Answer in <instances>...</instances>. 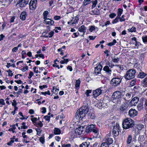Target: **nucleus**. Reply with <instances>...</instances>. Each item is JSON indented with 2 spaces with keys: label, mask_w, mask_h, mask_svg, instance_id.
I'll list each match as a JSON object with an SVG mask.
<instances>
[{
  "label": "nucleus",
  "mask_w": 147,
  "mask_h": 147,
  "mask_svg": "<svg viewBox=\"0 0 147 147\" xmlns=\"http://www.w3.org/2000/svg\"><path fill=\"white\" fill-rule=\"evenodd\" d=\"M88 111V107L86 106H83L77 111L76 117V119L81 120L85 117L86 114L87 113Z\"/></svg>",
  "instance_id": "f257e3e1"
},
{
  "label": "nucleus",
  "mask_w": 147,
  "mask_h": 147,
  "mask_svg": "<svg viewBox=\"0 0 147 147\" xmlns=\"http://www.w3.org/2000/svg\"><path fill=\"white\" fill-rule=\"evenodd\" d=\"M123 96V94L119 91L115 92L112 95L113 102L116 103V104H120Z\"/></svg>",
  "instance_id": "f03ea898"
},
{
  "label": "nucleus",
  "mask_w": 147,
  "mask_h": 147,
  "mask_svg": "<svg viewBox=\"0 0 147 147\" xmlns=\"http://www.w3.org/2000/svg\"><path fill=\"white\" fill-rule=\"evenodd\" d=\"M123 127L125 129L132 128L135 125L134 121L130 118L125 119L122 123Z\"/></svg>",
  "instance_id": "7ed1b4c3"
},
{
  "label": "nucleus",
  "mask_w": 147,
  "mask_h": 147,
  "mask_svg": "<svg viewBox=\"0 0 147 147\" xmlns=\"http://www.w3.org/2000/svg\"><path fill=\"white\" fill-rule=\"evenodd\" d=\"M136 73L134 69H130L127 71L124 77L127 80H130L135 77Z\"/></svg>",
  "instance_id": "20e7f679"
},
{
  "label": "nucleus",
  "mask_w": 147,
  "mask_h": 147,
  "mask_svg": "<svg viewBox=\"0 0 147 147\" xmlns=\"http://www.w3.org/2000/svg\"><path fill=\"white\" fill-rule=\"evenodd\" d=\"M92 131L95 134H98V129L97 128L95 127V125L91 124L87 126L86 129V131L89 133Z\"/></svg>",
  "instance_id": "39448f33"
},
{
  "label": "nucleus",
  "mask_w": 147,
  "mask_h": 147,
  "mask_svg": "<svg viewBox=\"0 0 147 147\" xmlns=\"http://www.w3.org/2000/svg\"><path fill=\"white\" fill-rule=\"evenodd\" d=\"M121 77L120 78L115 77L112 79L111 82V83L113 86H117L121 83Z\"/></svg>",
  "instance_id": "423d86ee"
},
{
  "label": "nucleus",
  "mask_w": 147,
  "mask_h": 147,
  "mask_svg": "<svg viewBox=\"0 0 147 147\" xmlns=\"http://www.w3.org/2000/svg\"><path fill=\"white\" fill-rule=\"evenodd\" d=\"M119 125L117 124H116L113 128V133L115 136H117L119 134Z\"/></svg>",
  "instance_id": "0eeeda50"
},
{
  "label": "nucleus",
  "mask_w": 147,
  "mask_h": 147,
  "mask_svg": "<svg viewBox=\"0 0 147 147\" xmlns=\"http://www.w3.org/2000/svg\"><path fill=\"white\" fill-rule=\"evenodd\" d=\"M37 0H31L29 4V7L30 9L34 10L36 7Z\"/></svg>",
  "instance_id": "6e6552de"
},
{
  "label": "nucleus",
  "mask_w": 147,
  "mask_h": 147,
  "mask_svg": "<svg viewBox=\"0 0 147 147\" xmlns=\"http://www.w3.org/2000/svg\"><path fill=\"white\" fill-rule=\"evenodd\" d=\"M102 88V87H100L93 91V97H96L102 93L101 88Z\"/></svg>",
  "instance_id": "1a4fd4ad"
},
{
  "label": "nucleus",
  "mask_w": 147,
  "mask_h": 147,
  "mask_svg": "<svg viewBox=\"0 0 147 147\" xmlns=\"http://www.w3.org/2000/svg\"><path fill=\"white\" fill-rule=\"evenodd\" d=\"M28 0H19L17 4L20 7H23L28 4Z\"/></svg>",
  "instance_id": "9d476101"
},
{
  "label": "nucleus",
  "mask_w": 147,
  "mask_h": 147,
  "mask_svg": "<svg viewBox=\"0 0 147 147\" xmlns=\"http://www.w3.org/2000/svg\"><path fill=\"white\" fill-rule=\"evenodd\" d=\"M102 66L100 64L98 66L95 67L94 74L96 75L100 74V71L102 69Z\"/></svg>",
  "instance_id": "9b49d317"
},
{
  "label": "nucleus",
  "mask_w": 147,
  "mask_h": 147,
  "mask_svg": "<svg viewBox=\"0 0 147 147\" xmlns=\"http://www.w3.org/2000/svg\"><path fill=\"white\" fill-rule=\"evenodd\" d=\"M83 131V126H80L76 128L75 130V133L76 136L81 134Z\"/></svg>",
  "instance_id": "f8f14e48"
},
{
  "label": "nucleus",
  "mask_w": 147,
  "mask_h": 147,
  "mask_svg": "<svg viewBox=\"0 0 147 147\" xmlns=\"http://www.w3.org/2000/svg\"><path fill=\"white\" fill-rule=\"evenodd\" d=\"M129 107V104L125 102L120 106L119 108L120 110L122 111H125L127 110Z\"/></svg>",
  "instance_id": "ddd939ff"
},
{
  "label": "nucleus",
  "mask_w": 147,
  "mask_h": 147,
  "mask_svg": "<svg viewBox=\"0 0 147 147\" xmlns=\"http://www.w3.org/2000/svg\"><path fill=\"white\" fill-rule=\"evenodd\" d=\"M139 98L137 96H136L133 98L131 100L130 102V103L132 106H135L139 101Z\"/></svg>",
  "instance_id": "4468645a"
},
{
  "label": "nucleus",
  "mask_w": 147,
  "mask_h": 147,
  "mask_svg": "<svg viewBox=\"0 0 147 147\" xmlns=\"http://www.w3.org/2000/svg\"><path fill=\"white\" fill-rule=\"evenodd\" d=\"M128 114L130 117H134L136 116L137 112L135 109H131L129 111Z\"/></svg>",
  "instance_id": "2eb2a0df"
},
{
  "label": "nucleus",
  "mask_w": 147,
  "mask_h": 147,
  "mask_svg": "<svg viewBox=\"0 0 147 147\" xmlns=\"http://www.w3.org/2000/svg\"><path fill=\"white\" fill-rule=\"evenodd\" d=\"M103 70L108 75H110L111 74L112 71L111 69L109 68V66L107 65L105 66L104 67Z\"/></svg>",
  "instance_id": "dca6fc26"
},
{
  "label": "nucleus",
  "mask_w": 147,
  "mask_h": 147,
  "mask_svg": "<svg viewBox=\"0 0 147 147\" xmlns=\"http://www.w3.org/2000/svg\"><path fill=\"white\" fill-rule=\"evenodd\" d=\"M86 28L84 25H82L78 28V31L80 32H83V34L81 35L82 36H83L84 35L86 32Z\"/></svg>",
  "instance_id": "f3484780"
},
{
  "label": "nucleus",
  "mask_w": 147,
  "mask_h": 147,
  "mask_svg": "<svg viewBox=\"0 0 147 147\" xmlns=\"http://www.w3.org/2000/svg\"><path fill=\"white\" fill-rule=\"evenodd\" d=\"M146 138V135L140 136L138 138V142L141 144L145 141Z\"/></svg>",
  "instance_id": "a211bd4d"
},
{
  "label": "nucleus",
  "mask_w": 147,
  "mask_h": 147,
  "mask_svg": "<svg viewBox=\"0 0 147 147\" xmlns=\"http://www.w3.org/2000/svg\"><path fill=\"white\" fill-rule=\"evenodd\" d=\"M27 16V13L26 11H23L21 13L20 15V18L22 20H24L26 19Z\"/></svg>",
  "instance_id": "6ab92c4d"
},
{
  "label": "nucleus",
  "mask_w": 147,
  "mask_h": 147,
  "mask_svg": "<svg viewBox=\"0 0 147 147\" xmlns=\"http://www.w3.org/2000/svg\"><path fill=\"white\" fill-rule=\"evenodd\" d=\"M44 22L47 24L51 25L54 24V22L53 20L50 19H46L44 20Z\"/></svg>",
  "instance_id": "aec40b11"
},
{
  "label": "nucleus",
  "mask_w": 147,
  "mask_h": 147,
  "mask_svg": "<svg viewBox=\"0 0 147 147\" xmlns=\"http://www.w3.org/2000/svg\"><path fill=\"white\" fill-rule=\"evenodd\" d=\"M147 74L146 73L142 71H141V72H139L138 75L137 77L139 78H143Z\"/></svg>",
  "instance_id": "412c9836"
},
{
  "label": "nucleus",
  "mask_w": 147,
  "mask_h": 147,
  "mask_svg": "<svg viewBox=\"0 0 147 147\" xmlns=\"http://www.w3.org/2000/svg\"><path fill=\"white\" fill-rule=\"evenodd\" d=\"M113 142V140L112 138H107L105 142L106 144H107L108 145L112 144Z\"/></svg>",
  "instance_id": "4be33fe9"
},
{
  "label": "nucleus",
  "mask_w": 147,
  "mask_h": 147,
  "mask_svg": "<svg viewBox=\"0 0 147 147\" xmlns=\"http://www.w3.org/2000/svg\"><path fill=\"white\" fill-rule=\"evenodd\" d=\"M131 97H133L132 94L127 93L126 94L125 97L124 98V99L125 100L128 101L131 98Z\"/></svg>",
  "instance_id": "5701e85b"
},
{
  "label": "nucleus",
  "mask_w": 147,
  "mask_h": 147,
  "mask_svg": "<svg viewBox=\"0 0 147 147\" xmlns=\"http://www.w3.org/2000/svg\"><path fill=\"white\" fill-rule=\"evenodd\" d=\"M132 140V136L131 134L129 135L127 137V143L128 145L131 142Z\"/></svg>",
  "instance_id": "b1692460"
},
{
  "label": "nucleus",
  "mask_w": 147,
  "mask_h": 147,
  "mask_svg": "<svg viewBox=\"0 0 147 147\" xmlns=\"http://www.w3.org/2000/svg\"><path fill=\"white\" fill-rule=\"evenodd\" d=\"M89 145V142H84L80 144L79 147H88Z\"/></svg>",
  "instance_id": "393cba45"
},
{
  "label": "nucleus",
  "mask_w": 147,
  "mask_h": 147,
  "mask_svg": "<svg viewBox=\"0 0 147 147\" xmlns=\"http://www.w3.org/2000/svg\"><path fill=\"white\" fill-rule=\"evenodd\" d=\"M141 82L144 86L147 87V76Z\"/></svg>",
  "instance_id": "a878e982"
},
{
  "label": "nucleus",
  "mask_w": 147,
  "mask_h": 147,
  "mask_svg": "<svg viewBox=\"0 0 147 147\" xmlns=\"http://www.w3.org/2000/svg\"><path fill=\"white\" fill-rule=\"evenodd\" d=\"M54 133L55 135L60 134L61 133V131L58 128H55L54 130Z\"/></svg>",
  "instance_id": "bb28decb"
},
{
  "label": "nucleus",
  "mask_w": 147,
  "mask_h": 147,
  "mask_svg": "<svg viewBox=\"0 0 147 147\" xmlns=\"http://www.w3.org/2000/svg\"><path fill=\"white\" fill-rule=\"evenodd\" d=\"M123 10L121 8H119L118 9V11L117 12V16L120 18L121 14L122 13Z\"/></svg>",
  "instance_id": "cd10ccee"
},
{
  "label": "nucleus",
  "mask_w": 147,
  "mask_h": 147,
  "mask_svg": "<svg viewBox=\"0 0 147 147\" xmlns=\"http://www.w3.org/2000/svg\"><path fill=\"white\" fill-rule=\"evenodd\" d=\"M79 20L78 18L77 17H75L74 18H73V19L72 20V24H76L78 22V21Z\"/></svg>",
  "instance_id": "c85d7f7f"
},
{
  "label": "nucleus",
  "mask_w": 147,
  "mask_h": 147,
  "mask_svg": "<svg viewBox=\"0 0 147 147\" xmlns=\"http://www.w3.org/2000/svg\"><path fill=\"white\" fill-rule=\"evenodd\" d=\"M80 83V79H78V80L76 81L75 87L76 88L79 87Z\"/></svg>",
  "instance_id": "c756f323"
},
{
  "label": "nucleus",
  "mask_w": 147,
  "mask_h": 147,
  "mask_svg": "<svg viewBox=\"0 0 147 147\" xmlns=\"http://www.w3.org/2000/svg\"><path fill=\"white\" fill-rule=\"evenodd\" d=\"M13 101L15 103V104H14L13 103H12V105L14 107V110L15 111H16L18 109V108L16 106V105H17V103L16 100H13Z\"/></svg>",
  "instance_id": "7c9ffc66"
},
{
  "label": "nucleus",
  "mask_w": 147,
  "mask_h": 147,
  "mask_svg": "<svg viewBox=\"0 0 147 147\" xmlns=\"http://www.w3.org/2000/svg\"><path fill=\"white\" fill-rule=\"evenodd\" d=\"M117 41L115 39H114L112 42H109L108 44V45L110 46H111L113 45H114L116 43Z\"/></svg>",
  "instance_id": "2f4dec72"
},
{
  "label": "nucleus",
  "mask_w": 147,
  "mask_h": 147,
  "mask_svg": "<svg viewBox=\"0 0 147 147\" xmlns=\"http://www.w3.org/2000/svg\"><path fill=\"white\" fill-rule=\"evenodd\" d=\"M142 39L143 42L145 43H147V36H143Z\"/></svg>",
  "instance_id": "473e14b6"
},
{
  "label": "nucleus",
  "mask_w": 147,
  "mask_h": 147,
  "mask_svg": "<svg viewBox=\"0 0 147 147\" xmlns=\"http://www.w3.org/2000/svg\"><path fill=\"white\" fill-rule=\"evenodd\" d=\"M119 18H120L117 16L116 18L112 22V23L113 24H114L117 23L119 21Z\"/></svg>",
  "instance_id": "72a5a7b5"
},
{
  "label": "nucleus",
  "mask_w": 147,
  "mask_h": 147,
  "mask_svg": "<svg viewBox=\"0 0 147 147\" xmlns=\"http://www.w3.org/2000/svg\"><path fill=\"white\" fill-rule=\"evenodd\" d=\"M128 30L131 32H135L136 31V28L135 27H133L130 29H128Z\"/></svg>",
  "instance_id": "f704fd0d"
},
{
  "label": "nucleus",
  "mask_w": 147,
  "mask_h": 147,
  "mask_svg": "<svg viewBox=\"0 0 147 147\" xmlns=\"http://www.w3.org/2000/svg\"><path fill=\"white\" fill-rule=\"evenodd\" d=\"M92 11L94 13V14L95 15H99L100 14L99 10L97 9L96 11Z\"/></svg>",
  "instance_id": "c9c22d12"
},
{
  "label": "nucleus",
  "mask_w": 147,
  "mask_h": 147,
  "mask_svg": "<svg viewBox=\"0 0 147 147\" xmlns=\"http://www.w3.org/2000/svg\"><path fill=\"white\" fill-rule=\"evenodd\" d=\"M90 1L89 0H84L83 2V4L84 5H86L90 3Z\"/></svg>",
  "instance_id": "e433bc0d"
},
{
  "label": "nucleus",
  "mask_w": 147,
  "mask_h": 147,
  "mask_svg": "<svg viewBox=\"0 0 147 147\" xmlns=\"http://www.w3.org/2000/svg\"><path fill=\"white\" fill-rule=\"evenodd\" d=\"M136 80H132L130 83V85L131 86H133L136 84Z\"/></svg>",
  "instance_id": "4c0bfd02"
},
{
  "label": "nucleus",
  "mask_w": 147,
  "mask_h": 147,
  "mask_svg": "<svg viewBox=\"0 0 147 147\" xmlns=\"http://www.w3.org/2000/svg\"><path fill=\"white\" fill-rule=\"evenodd\" d=\"M125 16L124 15H123L121 17H120L119 20L120 22H124L125 21V19L124 18Z\"/></svg>",
  "instance_id": "58836bf2"
},
{
  "label": "nucleus",
  "mask_w": 147,
  "mask_h": 147,
  "mask_svg": "<svg viewBox=\"0 0 147 147\" xmlns=\"http://www.w3.org/2000/svg\"><path fill=\"white\" fill-rule=\"evenodd\" d=\"M40 141L42 143V144H43L45 142V139L44 137L41 136L39 139Z\"/></svg>",
  "instance_id": "ea45409f"
},
{
  "label": "nucleus",
  "mask_w": 147,
  "mask_h": 147,
  "mask_svg": "<svg viewBox=\"0 0 147 147\" xmlns=\"http://www.w3.org/2000/svg\"><path fill=\"white\" fill-rule=\"evenodd\" d=\"M7 72L8 73L9 76H13V74L12 73V71L10 69H9L7 71Z\"/></svg>",
  "instance_id": "a19ab883"
},
{
  "label": "nucleus",
  "mask_w": 147,
  "mask_h": 147,
  "mask_svg": "<svg viewBox=\"0 0 147 147\" xmlns=\"http://www.w3.org/2000/svg\"><path fill=\"white\" fill-rule=\"evenodd\" d=\"M41 94L45 95L46 94H48L49 95H50L51 94L50 91L49 90H47V92H42Z\"/></svg>",
  "instance_id": "79ce46f5"
},
{
  "label": "nucleus",
  "mask_w": 147,
  "mask_h": 147,
  "mask_svg": "<svg viewBox=\"0 0 147 147\" xmlns=\"http://www.w3.org/2000/svg\"><path fill=\"white\" fill-rule=\"evenodd\" d=\"M92 92V90H86V96L87 97L89 96H90V95L89 94V93H90Z\"/></svg>",
  "instance_id": "37998d69"
},
{
  "label": "nucleus",
  "mask_w": 147,
  "mask_h": 147,
  "mask_svg": "<svg viewBox=\"0 0 147 147\" xmlns=\"http://www.w3.org/2000/svg\"><path fill=\"white\" fill-rule=\"evenodd\" d=\"M100 147H109V145L106 144V143H102Z\"/></svg>",
  "instance_id": "c03bdc74"
},
{
  "label": "nucleus",
  "mask_w": 147,
  "mask_h": 147,
  "mask_svg": "<svg viewBox=\"0 0 147 147\" xmlns=\"http://www.w3.org/2000/svg\"><path fill=\"white\" fill-rule=\"evenodd\" d=\"M1 104L2 105H5L4 100L3 99H0V105Z\"/></svg>",
  "instance_id": "a18cd8bd"
},
{
  "label": "nucleus",
  "mask_w": 147,
  "mask_h": 147,
  "mask_svg": "<svg viewBox=\"0 0 147 147\" xmlns=\"http://www.w3.org/2000/svg\"><path fill=\"white\" fill-rule=\"evenodd\" d=\"M44 118L46 120L48 121H49L50 120V117L48 115L45 116Z\"/></svg>",
  "instance_id": "49530a36"
},
{
  "label": "nucleus",
  "mask_w": 147,
  "mask_h": 147,
  "mask_svg": "<svg viewBox=\"0 0 147 147\" xmlns=\"http://www.w3.org/2000/svg\"><path fill=\"white\" fill-rule=\"evenodd\" d=\"M54 34V32L53 31H51L49 33V34H48L49 35V38H51L53 36V35Z\"/></svg>",
  "instance_id": "de8ad7c7"
},
{
  "label": "nucleus",
  "mask_w": 147,
  "mask_h": 147,
  "mask_svg": "<svg viewBox=\"0 0 147 147\" xmlns=\"http://www.w3.org/2000/svg\"><path fill=\"white\" fill-rule=\"evenodd\" d=\"M116 16V14L114 13H113L110 14L109 15V17L111 18H113L115 17Z\"/></svg>",
  "instance_id": "09e8293b"
},
{
  "label": "nucleus",
  "mask_w": 147,
  "mask_h": 147,
  "mask_svg": "<svg viewBox=\"0 0 147 147\" xmlns=\"http://www.w3.org/2000/svg\"><path fill=\"white\" fill-rule=\"evenodd\" d=\"M61 17L60 16H56L54 17V19L55 20H58L60 19Z\"/></svg>",
  "instance_id": "8fccbe9b"
},
{
  "label": "nucleus",
  "mask_w": 147,
  "mask_h": 147,
  "mask_svg": "<svg viewBox=\"0 0 147 147\" xmlns=\"http://www.w3.org/2000/svg\"><path fill=\"white\" fill-rule=\"evenodd\" d=\"M48 14V12L47 11H44L43 13V17H47V16Z\"/></svg>",
  "instance_id": "3c124183"
},
{
  "label": "nucleus",
  "mask_w": 147,
  "mask_h": 147,
  "mask_svg": "<svg viewBox=\"0 0 147 147\" xmlns=\"http://www.w3.org/2000/svg\"><path fill=\"white\" fill-rule=\"evenodd\" d=\"M119 60V58L118 57L117 58L114 59L113 61V62L115 63H118Z\"/></svg>",
  "instance_id": "603ef678"
},
{
  "label": "nucleus",
  "mask_w": 147,
  "mask_h": 147,
  "mask_svg": "<svg viewBox=\"0 0 147 147\" xmlns=\"http://www.w3.org/2000/svg\"><path fill=\"white\" fill-rule=\"evenodd\" d=\"M62 147H70L71 146V145L69 144H64L62 145Z\"/></svg>",
  "instance_id": "864d4df0"
},
{
  "label": "nucleus",
  "mask_w": 147,
  "mask_h": 147,
  "mask_svg": "<svg viewBox=\"0 0 147 147\" xmlns=\"http://www.w3.org/2000/svg\"><path fill=\"white\" fill-rule=\"evenodd\" d=\"M34 75L33 72L32 71H30L29 74V76L28 77V79H30L32 77V76Z\"/></svg>",
  "instance_id": "5fc2aeb1"
},
{
  "label": "nucleus",
  "mask_w": 147,
  "mask_h": 147,
  "mask_svg": "<svg viewBox=\"0 0 147 147\" xmlns=\"http://www.w3.org/2000/svg\"><path fill=\"white\" fill-rule=\"evenodd\" d=\"M43 124L40 121H39V123H38L37 126L38 127H42L43 126Z\"/></svg>",
  "instance_id": "6e6d98bb"
},
{
  "label": "nucleus",
  "mask_w": 147,
  "mask_h": 147,
  "mask_svg": "<svg viewBox=\"0 0 147 147\" xmlns=\"http://www.w3.org/2000/svg\"><path fill=\"white\" fill-rule=\"evenodd\" d=\"M36 130L37 132V134L38 135V134H40L41 133V130L40 129L38 128H36Z\"/></svg>",
  "instance_id": "4d7b16f0"
},
{
  "label": "nucleus",
  "mask_w": 147,
  "mask_h": 147,
  "mask_svg": "<svg viewBox=\"0 0 147 147\" xmlns=\"http://www.w3.org/2000/svg\"><path fill=\"white\" fill-rule=\"evenodd\" d=\"M28 69V67L27 65H26L24 67H23L22 69V70L24 72V71H25L26 70H27Z\"/></svg>",
  "instance_id": "13d9d810"
},
{
  "label": "nucleus",
  "mask_w": 147,
  "mask_h": 147,
  "mask_svg": "<svg viewBox=\"0 0 147 147\" xmlns=\"http://www.w3.org/2000/svg\"><path fill=\"white\" fill-rule=\"evenodd\" d=\"M14 140H11L7 143V144L8 145H11L12 143L14 142Z\"/></svg>",
  "instance_id": "bf43d9fd"
},
{
  "label": "nucleus",
  "mask_w": 147,
  "mask_h": 147,
  "mask_svg": "<svg viewBox=\"0 0 147 147\" xmlns=\"http://www.w3.org/2000/svg\"><path fill=\"white\" fill-rule=\"evenodd\" d=\"M141 45V44L140 42H138L137 41H136L135 45V46L137 48H138V46Z\"/></svg>",
  "instance_id": "052dcab7"
},
{
  "label": "nucleus",
  "mask_w": 147,
  "mask_h": 147,
  "mask_svg": "<svg viewBox=\"0 0 147 147\" xmlns=\"http://www.w3.org/2000/svg\"><path fill=\"white\" fill-rule=\"evenodd\" d=\"M18 47H16L13 48L12 49L13 52H16L18 50Z\"/></svg>",
  "instance_id": "680f3d73"
},
{
  "label": "nucleus",
  "mask_w": 147,
  "mask_h": 147,
  "mask_svg": "<svg viewBox=\"0 0 147 147\" xmlns=\"http://www.w3.org/2000/svg\"><path fill=\"white\" fill-rule=\"evenodd\" d=\"M95 29L94 26H91L90 27V28L89 29V30L91 32H92L93 30Z\"/></svg>",
  "instance_id": "e2e57ef3"
},
{
  "label": "nucleus",
  "mask_w": 147,
  "mask_h": 147,
  "mask_svg": "<svg viewBox=\"0 0 147 147\" xmlns=\"http://www.w3.org/2000/svg\"><path fill=\"white\" fill-rule=\"evenodd\" d=\"M31 120L32 121L33 123H34L36 122V121L37 120V118L36 117L33 118L31 119Z\"/></svg>",
  "instance_id": "0e129e2a"
},
{
  "label": "nucleus",
  "mask_w": 147,
  "mask_h": 147,
  "mask_svg": "<svg viewBox=\"0 0 147 147\" xmlns=\"http://www.w3.org/2000/svg\"><path fill=\"white\" fill-rule=\"evenodd\" d=\"M40 89H42L43 88H47V86L46 85H43V86H40L39 87Z\"/></svg>",
  "instance_id": "69168bd1"
},
{
  "label": "nucleus",
  "mask_w": 147,
  "mask_h": 147,
  "mask_svg": "<svg viewBox=\"0 0 147 147\" xmlns=\"http://www.w3.org/2000/svg\"><path fill=\"white\" fill-rule=\"evenodd\" d=\"M0 41H1L3 40V38L5 37V36L3 34H1L0 35Z\"/></svg>",
  "instance_id": "338daca9"
},
{
  "label": "nucleus",
  "mask_w": 147,
  "mask_h": 147,
  "mask_svg": "<svg viewBox=\"0 0 147 147\" xmlns=\"http://www.w3.org/2000/svg\"><path fill=\"white\" fill-rule=\"evenodd\" d=\"M42 112L43 113H46V108L45 107H42Z\"/></svg>",
  "instance_id": "774afa93"
}]
</instances>
